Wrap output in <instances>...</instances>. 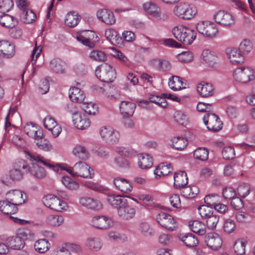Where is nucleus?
Returning a JSON list of instances; mask_svg holds the SVG:
<instances>
[{
    "mask_svg": "<svg viewBox=\"0 0 255 255\" xmlns=\"http://www.w3.org/2000/svg\"><path fill=\"white\" fill-rule=\"evenodd\" d=\"M187 144V139L181 136L173 137L171 139V143H169L171 146L178 150H183L186 147Z\"/></svg>",
    "mask_w": 255,
    "mask_h": 255,
    "instance_id": "nucleus-39",
    "label": "nucleus"
},
{
    "mask_svg": "<svg viewBox=\"0 0 255 255\" xmlns=\"http://www.w3.org/2000/svg\"><path fill=\"white\" fill-rule=\"evenodd\" d=\"M189 227L192 231L200 236H202L206 233L205 225L200 221L195 220L192 223L189 224Z\"/></svg>",
    "mask_w": 255,
    "mask_h": 255,
    "instance_id": "nucleus-45",
    "label": "nucleus"
},
{
    "mask_svg": "<svg viewBox=\"0 0 255 255\" xmlns=\"http://www.w3.org/2000/svg\"><path fill=\"white\" fill-rule=\"evenodd\" d=\"M172 32L175 38L184 45L191 44L196 37L194 30L183 25L174 26Z\"/></svg>",
    "mask_w": 255,
    "mask_h": 255,
    "instance_id": "nucleus-3",
    "label": "nucleus"
},
{
    "mask_svg": "<svg viewBox=\"0 0 255 255\" xmlns=\"http://www.w3.org/2000/svg\"><path fill=\"white\" fill-rule=\"evenodd\" d=\"M80 17L76 12L72 11L68 13L65 19V23L70 27H75L79 22Z\"/></svg>",
    "mask_w": 255,
    "mask_h": 255,
    "instance_id": "nucleus-40",
    "label": "nucleus"
},
{
    "mask_svg": "<svg viewBox=\"0 0 255 255\" xmlns=\"http://www.w3.org/2000/svg\"><path fill=\"white\" fill-rule=\"evenodd\" d=\"M158 243L162 246H168L173 242V237L171 235L162 233L158 237Z\"/></svg>",
    "mask_w": 255,
    "mask_h": 255,
    "instance_id": "nucleus-62",
    "label": "nucleus"
},
{
    "mask_svg": "<svg viewBox=\"0 0 255 255\" xmlns=\"http://www.w3.org/2000/svg\"><path fill=\"white\" fill-rule=\"evenodd\" d=\"M177 237L185 245L189 248L195 247L199 243L198 240L192 234H179Z\"/></svg>",
    "mask_w": 255,
    "mask_h": 255,
    "instance_id": "nucleus-31",
    "label": "nucleus"
},
{
    "mask_svg": "<svg viewBox=\"0 0 255 255\" xmlns=\"http://www.w3.org/2000/svg\"><path fill=\"white\" fill-rule=\"evenodd\" d=\"M0 23L4 27L12 28L16 25L17 21L12 16L4 14L0 16Z\"/></svg>",
    "mask_w": 255,
    "mask_h": 255,
    "instance_id": "nucleus-46",
    "label": "nucleus"
},
{
    "mask_svg": "<svg viewBox=\"0 0 255 255\" xmlns=\"http://www.w3.org/2000/svg\"><path fill=\"white\" fill-rule=\"evenodd\" d=\"M198 211L201 218L205 221L213 214V208L205 205L199 207Z\"/></svg>",
    "mask_w": 255,
    "mask_h": 255,
    "instance_id": "nucleus-55",
    "label": "nucleus"
},
{
    "mask_svg": "<svg viewBox=\"0 0 255 255\" xmlns=\"http://www.w3.org/2000/svg\"><path fill=\"white\" fill-rule=\"evenodd\" d=\"M207 246L211 250L217 251L222 246V240L219 234L216 233H210L207 234L204 238Z\"/></svg>",
    "mask_w": 255,
    "mask_h": 255,
    "instance_id": "nucleus-16",
    "label": "nucleus"
},
{
    "mask_svg": "<svg viewBox=\"0 0 255 255\" xmlns=\"http://www.w3.org/2000/svg\"><path fill=\"white\" fill-rule=\"evenodd\" d=\"M61 181L64 186L69 190H76L79 188V183L68 176H63Z\"/></svg>",
    "mask_w": 255,
    "mask_h": 255,
    "instance_id": "nucleus-49",
    "label": "nucleus"
},
{
    "mask_svg": "<svg viewBox=\"0 0 255 255\" xmlns=\"http://www.w3.org/2000/svg\"><path fill=\"white\" fill-rule=\"evenodd\" d=\"M103 95L109 100H116L120 96V94L113 86L105 87V92Z\"/></svg>",
    "mask_w": 255,
    "mask_h": 255,
    "instance_id": "nucleus-56",
    "label": "nucleus"
},
{
    "mask_svg": "<svg viewBox=\"0 0 255 255\" xmlns=\"http://www.w3.org/2000/svg\"><path fill=\"white\" fill-rule=\"evenodd\" d=\"M175 121L179 125L186 126L188 123V117L181 110L176 111L174 114Z\"/></svg>",
    "mask_w": 255,
    "mask_h": 255,
    "instance_id": "nucleus-52",
    "label": "nucleus"
},
{
    "mask_svg": "<svg viewBox=\"0 0 255 255\" xmlns=\"http://www.w3.org/2000/svg\"><path fill=\"white\" fill-rule=\"evenodd\" d=\"M6 198L16 206L24 203L26 200V194L18 190L9 191L7 192Z\"/></svg>",
    "mask_w": 255,
    "mask_h": 255,
    "instance_id": "nucleus-21",
    "label": "nucleus"
},
{
    "mask_svg": "<svg viewBox=\"0 0 255 255\" xmlns=\"http://www.w3.org/2000/svg\"><path fill=\"white\" fill-rule=\"evenodd\" d=\"M246 242L243 239H239L234 244L235 252L239 255H243L245 254V248Z\"/></svg>",
    "mask_w": 255,
    "mask_h": 255,
    "instance_id": "nucleus-61",
    "label": "nucleus"
},
{
    "mask_svg": "<svg viewBox=\"0 0 255 255\" xmlns=\"http://www.w3.org/2000/svg\"><path fill=\"white\" fill-rule=\"evenodd\" d=\"M139 231L140 233L145 237H151L154 235V230L151 228L150 225L146 222L140 224Z\"/></svg>",
    "mask_w": 255,
    "mask_h": 255,
    "instance_id": "nucleus-50",
    "label": "nucleus"
},
{
    "mask_svg": "<svg viewBox=\"0 0 255 255\" xmlns=\"http://www.w3.org/2000/svg\"><path fill=\"white\" fill-rule=\"evenodd\" d=\"M113 183L117 190L124 193H129L132 190V186L130 182L124 178H115Z\"/></svg>",
    "mask_w": 255,
    "mask_h": 255,
    "instance_id": "nucleus-23",
    "label": "nucleus"
},
{
    "mask_svg": "<svg viewBox=\"0 0 255 255\" xmlns=\"http://www.w3.org/2000/svg\"><path fill=\"white\" fill-rule=\"evenodd\" d=\"M34 248L37 252L43 254L49 250L50 244L45 239H40L35 242Z\"/></svg>",
    "mask_w": 255,
    "mask_h": 255,
    "instance_id": "nucleus-42",
    "label": "nucleus"
},
{
    "mask_svg": "<svg viewBox=\"0 0 255 255\" xmlns=\"http://www.w3.org/2000/svg\"><path fill=\"white\" fill-rule=\"evenodd\" d=\"M21 169L25 170L26 172L29 170V165L22 160L16 162L14 168L9 171V177L12 181H19L22 179L23 173L20 171Z\"/></svg>",
    "mask_w": 255,
    "mask_h": 255,
    "instance_id": "nucleus-13",
    "label": "nucleus"
},
{
    "mask_svg": "<svg viewBox=\"0 0 255 255\" xmlns=\"http://www.w3.org/2000/svg\"><path fill=\"white\" fill-rule=\"evenodd\" d=\"M116 152L121 156L126 157H132L136 154L135 151L129 147L117 146L115 149Z\"/></svg>",
    "mask_w": 255,
    "mask_h": 255,
    "instance_id": "nucleus-48",
    "label": "nucleus"
},
{
    "mask_svg": "<svg viewBox=\"0 0 255 255\" xmlns=\"http://www.w3.org/2000/svg\"><path fill=\"white\" fill-rule=\"evenodd\" d=\"M9 244L13 249L20 250L23 248L24 241L16 235V237L11 238L9 241Z\"/></svg>",
    "mask_w": 255,
    "mask_h": 255,
    "instance_id": "nucleus-63",
    "label": "nucleus"
},
{
    "mask_svg": "<svg viewBox=\"0 0 255 255\" xmlns=\"http://www.w3.org/2000/svg\"><path fill=\"white\" fill-rule=\"evenodd\" d=\"M50 68L57 74H63L65 72V64L60 59H54L50 62Z\"/></svg>",
    "mask_w": 255,
    "mask_h": 255,
    "instance_id": "nucleus-43",
    "label": "nucleus"
},
{
    "mask_svg": "<svg viewBox=\"0 0 255 255\" xmlns=\"http://www.w3.org/2000/svg\"><path fill=\"white\" fill-rule=\"evenodd\" d=\"M233 77L236 82L246 84L254 79V71L249 67H242L234 71Z\"/></svg>",
    "mask_w": 255,
    "mask_h": 255,
    "instance_id": "nucleus-8",
    "label": "nucleus"
},
{
    "mask_svg": "<svg viewBox=\"0 0 255 255\" xmlns=\"http://www.w3.org/2000/svg\"><path fill=\"white\" fill-rule=\"evenodd\" d=\"M58 167L63 170L66 171L73 177H81L84 178H92L94 176L93 170L83 161H78L71 167L64 163L58 164Z\"/></svg>",
    "mask_w": 255,
    "mask_h": 255,
    "instance_id": "nucleus-2",
    "label": "nucleus"
},
{
    "mask_svg": "<svg viewBox=\"0 0 255 255\" xmlns=\"http://www.w3.org/2000/svg\"><path fill=\"white\" fill-rule=\"evenodd\" d=\"M117 210L119 217L123 220H128L132 219L135 214L134 208L128 205V201L124 204L119 206Z\"/></svg>",
    "mask_w": 255,
    "mask_h": 255,
    "instance_id": "nucleus-18",
    "label": "nucleus"
},
{
    "mask_svg": "<svg viewBox=\"0 0 255 255\" xmlns=\"http://www.w3.org/2000/svg\"><path fill=\"white\" fill-rule=\"evenodd\" d=\"M173 12L179 18L189 20L197 14V9L194 4L180 2L174 7Z\"/></svg>",
    "mask_w": 255,
    "mask_h": 255,
    "instance_id": "nucleus-4",
    "label": "nucleus"
},
{
    "mask_svg": "<svg viewBox=\"0 0 255 255\" xmlns=\"http://www.w3.org/2000/svg\"><path fill=\"white\" fill-rule=\"evenodd\" d=\"M197 90L201 96L208 97L213 95L214 89L211 83L201 82L198 84Z\"/></svg>",
    "mask_w": 255,
    "mask_h": 255,
    "instance_id": "nucleus-28",
    "label": "nucleus"
},
{
    "mask_svg": "<svg viewBox=\"0 0 255 255\" xmlns=\"http://www.w3.org/2000/svg\"><path fill=\"white\" fill-rule=\"evenodd\" d=\"M98 18L107 25H112L116 23V19L113 12L107 9H101L97 12Z\"/></svg>",
    "mask_w": 255,
    "mask_h": 255,
    "instance_id": "nucleus-22",
    "label": "nucleus"
},
{
    "mask_svg": "<svg viewBox=\"0 0 255 255\" xmlns=\"http://www.w3.org/2000/svg\"><path fill=\"white\" fill-rule=\"evenodd\" d=\"M25 158L29 160L32 164V167L29 166V170L27 172L30 173L36 178L41 179L44 177L46 173L44 169L40 166L39 165L42 164L45 166L50 169H53L55 171H58L59 167L58 164L55 166L52 163L49 162L48 160L45 159L43 157L38 154L32 153L28 151H24Z\"/></svg>",
    "mask_w": 255,
    "mask_h": 255,
    "instance_id": "nucleus-1",
    "label": "nucleus"
},
{
    "mask_svg": "<svg viewBox=\"0 0 255 255\" xmlns=\"http://www.w3.org/2000/svg\"><path fill=\"white\" fill-rule=\"evenodd\" d=\"M95 75L101 81L107 83L113 82L116 77L115 69L107 63L97 66L95 69Z\"/></svg>",
    "mask_w": 255,
    "mask_h": 255,
    "instance_id": "nucleus-6",
    "label": "nucleus"
},
{
    "mask_svg": "<svg viewBox=\"0 0 255 255\" xmlns=\"http://www.w3.org/2000/svg\"><path fill=\"white\" fill-rule=\"evenodd\" d=\"M171 171L172 168L170 164L162 163L155 169L154 174L156 176H165L171 172Z\"/></svg>",
    "mask_w": 255,
    "mask_h": 255,
    "instance_id": "nucleus-44",
    "label": "nucleus"
},
{
    "mask_svg": "<svg viewBox=\"0 0 255 255\" xmlns=\"http://www.w3.org/2000/svg\"><path fill=\"white\" fill-rule=\"evenodd\" d=\"M35 19V13L29 8L20 12V19L23 23H31L34 22Z\"/></svg>",
    "mask_w": 255,
    "mask_h": 255,
    "instance_id": "nucleus-41",
    "label": "nucleus"
},
{
    "mask_svg": "<svg viewBox=\"0 0 255 255\" xmlns=\"http://www.w3.org/2000/svg\"><path fill=\"white\" fill-rule=\"evenodd\" d=\"M64 221L62 215L49 214L46 216L44 223L50 227H59L63 224Z\"/></svg>",
    "mask_w": 255,
    "mask_h": 255,
    "instance_id": "nucleus-35",
    "label": "nucleus"
},
{
    "mask_svg": "<svg viewBox=\"0 0 255 255\" xmlns=\"http://www.w3.org/2000/svg\"><path fill=\"white\" fill-rule=\"evenodd\" d=\"M100 134L107 143L112 144H117L121 136L119 131L111 127H102L100 130Z\"/></svg>",
    "mask_w": 255,
    "mask_h": 255,
    "instance_id": "nucleus-11",
    "label": "nucleus"
},
{
    "mask_svg": "<svg viewBox=\"0 0 255 255\" xmlns=\"http://www.w3.org/2000/svg\"><path fill=\"white\" fill-rule=\"evenodd\" d=\"M148 100L150 102L154 103L159 107L165 108L167 106V103L164 97L162 95L159 96L151 94L149 96Z\"/></svg>",
    "mask_w": 255,
    "mask_h": 255,
    "instance_id": "nucleus-51",
    "label": "nucleus"
},
{
    "mask_svg": "<svg viewBox=\"0 0 255 255\" xmlns=\"http://www.w3.org/2000/svg\"><path fill=\"white\" fill-rule=\"evenodd\" d=\"M43 124L44 127L51 131L54 137H57L62 131L60 126L50 116H47L44 119Z\"/></svg>",
    "mask_w": 255,
    "mask_h": 255,
    "instance_id": "nucleus-20",
    "label": "nucleus"
},
{
    "mask_svg": "<svg viewBox=\"0 0 255 255\" xmlns=\"http://www.w3.org/2000/svg\"><path fill=\"white\" fill-rule=\"evenodd\" d=\"M42 201L45 206L58 212L66 211L69 208L66 202L51 194L46 195Z\"/></svg>",
    "mask_w": 255,
    "mask_h": 255,
    "instance_id": "nucleus-5",
    "label": "nucleus"
},
{
    "mask_svg": "<svg viewBox=\"0 0 255 255\" xmlns=\"http://www.w3.org/2000/svg\"><path fill=\"white\" fill-rule=\"evenodd\" d=\"M113 220L106 216H96L92 219V225L98 229L107 230L113 225Z\"/></svg>",
    "mask_w": 255,
    "mask_h": 255,
    "instance_id": "nucleus-15",
    "label": "nucleus"
},
{
    "mask_svg": "<svg viewBox=\"0 0 255 255\" xmlns=\"http://www.w3.org/2000/svg\"><path fill=\"white\" fill-rule=\"evenodd\" d=\"M79 204L82 206L94 211L101 210L103 207V204L100 200L87 196L80 198Z\"/></svg>",
    "mask_w": 255,
    "mask_h": 255,
    "instance_id": "nucleus-17",
    "label": "nucleus"
},
{
    "mask_svg": "<svg viewBox=\"0 0 255 255\" xmlns=\"http://www.w3.org/2000/svg\"><path fill=\"white\" fill-rule=\"evenodd\" d=\"M203 122L207 128L212 131H218L222 128V123L219 117L213 113H208L203 117Z\"/></svg>",
    "mask_w": 255,
    "mask_h": 255,
    "instance_id": "nucleus-12",
    "label": "nucleus"
},
{
    "mask_svg": "<svg viewBox=\"0 0 255 255\" xmlns=\"http://www.w3.org/2000/svg\"><path fill=\"white\" fill-rule=\"evenodd\" d=\"M82 108L89 115H95L98 112L97 106L92 102L83 103Z\"/></svg>",
    "mask_w": 255,
    "mask_h": 255,
    "instance_id": "nucleus-59",
    "label": "nucleus"
},
{
    "mask_svg": "<svg viewBox=\"0 0 255 255\" xmlns=\"http://www.w3.org/2000/svg\"><path fill=\"white\" fill-rule=\"evenodd\" d=\"M0 211L4 214H13L16 213L18 209L12 202L6 198L5 200L0 201Z\"/></svg>",
    "mask_w": 255,
    "mask_h": 255,
    "instance_id": "nucleus-32",
    "label": "nucleus"
},
{
    "mask_svg": "<svg viewBox=\"0 0 255 255\" xmlns=\"http://www.w3.org/2000/svg\"><path fill=\"white\" fill-rule=\"evenodd\" d=\"M174 186L179 189L186 186L188 183V178L186 172L180 171L175 172L174 174Z\"/></svg>",
    "mask_w": 255,
    "mask_h": 255,
    "instance_id": "nucleus-33",
    "label": "nucleus"
},
{
    "mask_svg": "<svg viewBox=\"0 0 255 255\" xmlns=\"http://www.w3.org/2000/svg\"><path fill=\"white\" fill-rule=\"evenodd\" d=\"M86 97L85 94L80 89L73 87L69 90V98L73 102L83 103Z\"/></svg>",
    "mask_w": 255,
    "mask_h": 255,
    "instance_id": "nucleus-34",
    "label": "nucleus"
},
{
    "mask_svg": "<svg viewBox=\"0 0 255 255\" xmlns=\"http://www.w3.org/2000/svg\"><path fill=\"white\" fill-rule=\"evenodd\" d=\"M17 236L20 239H23V241L28 240L31 241L35 239V235L31 231L27 229H19L17 232Z\"/></svg>",
    "mask_w": 255,
    "mask_h": 255,
    "instance_id": "nucleus-53",
    "label": "nucleus"
},
{
    "mask_svg": "<svg viewBox=\"0 0 255 255\" xmlns=\"http://www.w3.org/2000/svg\"><path fill=\"white\" fill-rule=\"evenodd\" d=\"M72 153L74 156L82 160H87L90 156L88 149L83 145L77 144L72 149Z\"/></svg>",
    "mask_w": 255,
    "mask_h": 255,
    "instance_id": "nucleus-36",
    "label": "nucleus"
},
{
    "mask_svg": "<svg viewBox=\"0 0 255 255\" xmlns=\"http://www.w3.org/2000/svg\"><path fill=\"white\" fill-rule=\"evenodd\" d=\"M137 164L143 169H146L152 165V158L148 154L141 153L138 155Z\"/></svg>",
    "mask_w": 255,
    "mask_h": 255,
    "instance_id": "nucleus-37",
    "label": "nucleus"
},
{
    "mask_svg": "<svg viewBox=\"0 0 255 255\" xmlns=\"http://www.w3.org/2000/svg\"><path fill=\"white\" fill-rule=\"evenodd\" d=\"M142 7L146 14L158 20L165 21L169 18V14L167 12H161L160 7L153 2L147 1L144 3Z\"/></svg>",
    "mask_w": 255,
    "mask_h": 255,
    "instance_id": "nucleus-7",
    "label": "nucleus"
},
{
    "mask_svg": "<svg viewBox=\"0 0 255 255\" xmlns=\"http://www.w3.org/2000/svg\"><path fill=\"white\" fill-rule=\"evenodd\" d=\"M199 190L195 186H184L182 188L181 194L183 196L187 198H194L198 193Z\"/></svg>",
    "mask_w": 255,
    "mask_h": 255,
    "instance_id": "nucleus-47",
    "label": "nucleus"
},
{
    "mask_svg": "<svg viewBox=\"0 0 255 255\" xmlns=\"http://www.w3.org/2000/svg\"><path fill=\"white\" fill-rule=\"evenodd\" d=\"M215 21L221 25L229 26L235 22L234 16L229 12L224 10H219L213 15Z\"/></svg>",
    "mask_w": 255,
    "mask_h": 255,
    "instance_id": "nucleus-14",
    "label": "nucleus"
},
{
    "mask_svg": "<svg viewBox=\"0 0 255 255\" xmlns=\"http://www.w3.org/2000/svg\"><path fill=\"white\" fill-rule=\"evenodd\" d=\"M73 123L74 126L78 129H84L89 127L90 121L85 115H82L77 113L72 116Z\"/></svg>",
    "mask_w": 255,
    "mask_h": 255,
    "instance_id": "nucleus-25",
    "label": "nucleus"
},
{
    "mask_svg": "<svg viewBox=\"0 0 255 255\" xmlns=\"http://www.w3.org/2000/svg\"><path fill=\"white\" fill-rule=\"evenodd\" d=\"M168 86L173 91H178L186 87V81L177 76H173L168 80Z\"/></svg>",
    "mask_w": 255,
    "mask_h": 255,
    "instance_id": "nucleus-27",
    "label": "nucleus"
},
{
    "mask_svg": "<svg viewBox=\"0 0 255 255\" xmlns=\"http://www.w3.org/2000/svg\"><path fill=\"white\" fill-rule=\"evenodd\" d=\"M107 200L111 206L116 207L117 210L119 206L124 204V203L128 201L125 197L115 194L108 195Z\"/></svg>",
    "mask_w": 255,
    "mask_h": 255,
    "instance_id": "nucleus-38",
    "label": "nucleus"
},
{
    "mask_svg": "<svg viewBox=\"0 0 255 255\" xmlns=\"http://www.w3.org/2000/svg\"><path fill=\"white\" fill-rule=\"evenodd\" d=\"M85 246L90 251L96 252L102 249L103 242L99 238L90 237L86 240Z\"/></svg>",
    "mask_w": 255,
    "mask_h": 255,
    "instance_id": "nucleus-29",
    "label": "nucleus"
},
{
    "mask_svg": "<svg viewBox=\"0 0 255 255\" xmlns=\"http://www.w3.org/2000/svg\"><path fill=\"white\" fill-rule=\"evenodd\" d=\"M105 36L107 39L113 44L118 43L119 37L118 32L113 28H108L105 30Z\"/></svg>",
    "mask_w": 255,
    "mask_h": 255,
    "instance_id": "nucleus-57",
    "label": "nucleus"
},
{
    "mask_svg": "<svg viewBox=\"0 0 255 255\" xmlns=\"http://www.w3.org/2000/svg\"><path fill=\"white\" fill-rule=\"evenodd\" d=\"M196 27L200 33L210 38L215 37L218 32L216 25L209 21H199L196 24Z\"/></svg>",
    "mask_w": 255,
    "mask_h": 255,
    "instance_id": "nucleus-10",
    "label": "nucleus"
},
{
    "mask_svg": "<svg viewBox=\"0 0 255 255\" xmlns=\"http://www.w3.org/2000/svg\"><path fill=\"white\" fill-rule=\"evenodd\" d=\"M15 53L14 45L7 41H0V56L6 58L13 56Z\"/></svg>",
    "mask_w": 255,
    "mask_h": 255,
    "instance_id": "nucleus-24",
    "label": "nucleus"
},
{
    "mask_svg": "<svg viewBox=\"0 0 255 255\" xmlns=\"http://www.w3.org/2000/svg\"><path fill=\"white\" fill-rule=\"evenodd\" d=\"M90 59L98 62H104L107 59V56L104 52L99 50H93L89 55Z\"/></svg>",
    "mask_w": 255,
    "mask_h": 255,
    "instance_id": "nucleus-54",
    "label": "nucleus"
},
{
    "mask_svg": "<svg viewBox=\"0 0 255 255\" xmlns=\"http://www.w3.org/2000/svg\"><path fill=\"white\" fill-rule=\"evenodd\" d=\"M219 219V216L213 214L205 220L207 227L212 230L216 229Z\"/></svg>",
    "mask_w": 255,
    "mask_h": 255,
    "instance_id": "nucleus-64",
    "label": "nucleus"
},
{
    "mask_svg": "<svg viewBox=\"0 0 255 255\" xmlns=\"http://www.w3.org/2000/svg\"><path fill=\"white\" fill-rule=\"evenodd\" d=\"M243 55L248 54L253 49V45L250 40L248 39H244L239 45V49Z\"/></svg>",
    "mask_w": 255,
    "mask_h": 255,
    "instance_id": "nucleus-58",
    "label": "nucleus"
},
{
    "mask_svg": "<svg viewBox=\"0 0 255 255\" xmlns=\"http://www.w3.org/2000/svg\"><path fill=\"white\" fill-rule=\"evenodd\" d=\"M226 54L230 62L234 65L240 64L244 62V56L239 50L234 47H229L226 49Z\"/></svg>",
    "mask_w": 255,
    "mask_h": 255,
    "instance_id": "nucleus-19",
    "label": "nucleus"
},
{
    "mask_svg": "<svg viewBox=\"0 0 255 255\" xmlns=\"http://www.w3.org/2000/svg\"><path fill=\"white\" fill-rule=\"evenodd\" d=\"M209 152L207 148L199 147L197 148L193 153L195 158L204 161L208 158Z\"/></svg>",
    "mask_w": 255,
    "mask_h": 255,
    "instance_id": "nucleus-60",
    "label": "nucleus"
},
{
    "mask_svg": "<svg viewBox=\"0 0 255 255\" xmlns=\"http://www.w3.org/2000/svg\"><path fill=\"white\" fill-rule=\"evenodd\" d=\"M135 108V104L129 101H122L119 106L120 113L124 117L132 116Z\"/></svg>",
    "mask_w": 255,
    "mask_h": 255,
    "instance_id": "nucleus-26",
    "label": "nucleus"
},
{
    "mask_svg": "<svg viewBox=\"0 0 255 255\" xmlns=\"http://www.w3.org/2000/svg\"><path fill=\"white\" fill-rule=\"evenodd\" d=\"M201 62L208 67H213L216 62L217 56L209 50H204L201 56Z\"/></svg>",
    "mask_w": 255,
    "mask_h": 255,
    "instance_id": "nucleus-30",
    "label": "nucleus"
},
{
    "mask_svg": "<svg viewBox=\"0 0 255 255\" xmlns=\"http://www.w3.org/2000/svg\"><path fill=\"white\" fill-rule=\"evenodd\" d=\"M155 220L162 227L168 231H173L177 228L175 220L168 213L161 212L156 215Z\"/></svg>",
    "mask_w": 255,
    "mask_h": 255,
    "instance_id": "nucleus-9",
    "label": "nucleus"
}]
</instances>
